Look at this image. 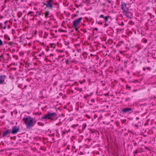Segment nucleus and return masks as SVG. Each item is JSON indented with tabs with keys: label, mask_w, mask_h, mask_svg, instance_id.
Masks as SVG:
<instances>
[{
	"label": "nucleus",
	"mask_w": 156,
	"mask_h": 156,
	"mask_svg": "<svg viewBox=\"0 0 156 156\" xmlns=\"http://www.w3.org/2000/svg\"><path fill=\"white\" fill-rule=\"evenodd\" d=\"M23 120L27 128L34 126L36 122V121H34L33 118L28 116L23 118Z\"/></svg>",
	"instance_id": "f257e3e1"
},
{
	"label": "nucleus",
	"mask_w": 156,
	"mask_h": 156,
	"mask_svg": "<svg viewBox=\"0 0 156 156\" xmlns=\"http://www.w3.org/2000/svg\"><path fill=\"white\" fill-rule=\"evenodd\" d=\"M122 9L123 11V14L127 17L129 16V9L126 6V4L124 2H122L121 4Z\"/></svg>",
	"instance_id": "f03ea898"
},
{
	"label": "nucleus",
	"mask_w": 156,
	"mask_h": 156,
	"mask_svg": "<svg viewBox=\"0 0 156 156\" xmlns=\"http://www.w3.org/2000/svg\"><path fill=\"white\" fill-rule=\"evenodd\" d=\"M82 19V17H80L74 20L73 21V26L76 30L77 29L78 26L80 24Z\"/></svg>",
	"instance_id": "7ed1b4c3"
},
{
	"label": "nucleus",
	"mask_w": 156,
	"mask_h": 156,
	"mask_svg": "<svg viewBox=\"0 0 156 156\" xmlns=\"http://www.w3.org/2000/svg\"><path fill=\"white\" fill-rule=\"evenodd\" d=\"M7 78V76L5 75H0V85L5 83Z\"/></svg>",
	"instance_id": "20e7f679"
},
{
	"label": "nucleus",
	"mask_w": 156,
	"mask_h": 156,
	"mask_svg": "<svg viewBox=\"0 0 156 156\" xmlns=\"http://www.w3.org/2000/svg\"><path fill=\"white\" fill-rule=\"evenodd\" d=\"M53 0H49L48 1H47V3H44V5H45L47 8L50 9H52L53 8L52 4L53 3Z\"/></svg>",
	"instance_id": "39448f33"
},
{
	"label": "nucleus",
	"mask_w": 156,
	"mask_h": 156,
	"mask_svg": "<svg viewBox=\"0 0 156 156\" xmlns=\"http://www.w3.org/2000/svg\"><path fill=\"white\" fill-rule=\"evenodd\" d=\"M19 127L16 126L12 127V129H11V133L13 134H16L19 131Z\"/></svg>",
	"instance_id": "423d86ee"
},
{
	"label": "nucleus",
	"mask_w": 156,
	"mask_h": 156,
	"mask_svg": "<svg viewBox=\"0 0 156 156\" xmlns=\"http://www.w3.org/2000/svg\"><path fill=\"white\" fill-rule=\"evenodd\" d=\"M121 112L124 113H131L133 112V110L131 108L127 107L122 110Z\"/></svg>",
	"instance_id": "0eeeda50"
},
{
	"label": "nucleus",
	"mask_w": 156,
	"mask_h": 156,
	"mask_svg": "<svg viewBox=\"0 0 156 156\" xmlns=\"http://www.w3.org/2000/svg\"><path fill=\"white\" fill-rule=\"evenodd\" d=\"M50 119L53 120H55L57 118L56 114L55 112H49Z\"/></svg>",
	"instance_id": "6e6552de"
},
{
	"label": "nucleus",
	"mask_w": 156,
	"mask_h": 156,
	"mask_svg": "<svg viewBox=\"0 0 156 156\" xmlns=\"http://www.w3.org/2000/svg\"><path fill=\"white\" fill-rule=\"evenodd\" d=\"M34 13L31 11L29 12L27 14L28 19L30 20H34V16L33 14Z\"/></svg>",
	"instance_id": "1a4fd4ad"
},
{
	"label": "nucleus",
	"mask_w": 156,
	"mask_h": 156,
	"mask_svg": "<svg viewBox=\"0 0 156 156\" xmlns=\"http://www.w3.org/2000/svg\"><path fill=\"white\" fill-rule=\"evenodd\" d=\"M11 133V129L6 130L3 132L2 136V137H4L6 136L9 134Z\"/></svg>",
	"instance_id": "9d476101"
},
{
	"label": "nucleus",
	"mask_w": 156,
	"mask_h": 156,
	"mask_svg": "<svg viewBox=\"0 0 156 156\" xmlns=\"http://www.w3.org/2000/svg\"><path fill=\"white\" fill-rule=\"evenodd\" d=\"M42 118L43 119H50L49 113L46 114L45 115H44V116L42 117Z\"/></svg>",
	"instance_id": "9b49d317"
},
{
	"label": "nucleus",
	"mask_w": 156,
	"mask_h": 156,
	"mask_svg": "<svg viewBox=\"0 0 156 156\" xmlns=\"http://www.w3.org/2000/svg\"><path fill=\"white\" fill-rule=\"evenodd\" d=\"M111 17L109 16L108 15L106 16L104 19L105 22H108V19H111Z\"/></svg>",
	"instance_id": "f8f14e48"
},
{
	"label": "nucleus",
	"mask_w": 156,
	"mask_h": 156,
	"mask_svg": "<svg viewBox=\"0 0 156 156\" xmlns=\"http://www.w3.org/2000/svg\"><path fill=\"white\" fill-rule=\"evenodd\" d=\"M8 22V21H5L3 24V26H2V27L4 29H5L6 28V23Z\"/></svg>",
	"instance_id": "ddd939ff"
},
{
	"label": "nucleus",
	"mask_w": 156,
	"mask_h": 156,
	"mask_svg": "<svg viewBox=\"0 0 156 156\" xmlns=\"http://www.w3.org/2000/svg\"><path fill=\"white\" fill-rule=\"evenodd\" d=\"M22 13L21 12H19L17 13V16L18 18H20L22 15Z\"/></svg>",
	"instance_id": "4468645a"
},
{
	"label": "nucleus",
	"mask_w": 156,
	"mask_h": 156,
	"mask_svg": "<svg viewBox=\"0 0 156 156\" xmlns=\"http://www.w3.org/2000/svg\"><path fill=\"white\" fill-rule=\"evenodd\" d=\"M49 14V11L46 12L45 13V16L46 17H47Z\"/></svg>",
	"instance_id": "2eb2a0df"
},
{
	"label": "nucleus",
	"mask_w": 156,
	"mask_h": 156,
	"mask_svg": "<svg viewBox=\"0 0 156 156\" xmlns=\"http://www.w3.org/2000/svg\"><path fill=\"white\" fill-rule=\"evenodd\" d=\"M106 17V16H104L103 14L99 16V18H103L104 19H105V17Z\"/></svg>",
	"instance_id": "dca6fc26"
},
{
	"label": "nucleus",
	"mask_w": 156,
	"mask_h": 156,
	"mask_svg": "<svg viewBox=\"0 0 156 156\" xmlns=\"http://www.w3.org/2000/svg\"><path fill=\"white\" fill-rule=\"evenodd\" d=\"M50 23V22L48 21H46L44 22L45 25H48Z\"/></svg>",
	"instance_id": "f3484780"
},
{
	"label": "nucleus",
	"mask_w": 156,
	"mask_h": 156,
	"mask_svg": "<svg viewBox=\"0 0 156 156\" xmlns=\"http://www.w3.org/2000/svg\"><path fill=\"white\" fill-rule=\"evenodd\" d=\"M78 126V124H74L72 126V127L74 128L75 127H77Z\"/></svg>",
	"instance_id": "a211bd4d"
},
{
	"label": "nucleus",
	"mask_w": 156,
	"mask_h": 156,
	"mask_svg": "<svg viewBox=\"0 0 156 156\" xmlns=\"http://www.w3.org/2000/svg\"><path fill=\"white\" fill-rule=\"evenodd\" d=\"M143 42L145 43H147V40L146 39H143Z\"/></svg>",
	"instance_id": "6ab92c4d"
},
{
	"label": "nucleus",
	"mask_w": 156,
	"mask_h": 156,
	"mask_svg": "<svg viewBox=\"0 0 156 156\" xmlns=\"http://www.w3.org/2000/svg\"><path fill=\"white\" fill-rule=\"evenodd\" d=\"M108 22H105L104 25L105 27H106L108 26Z\"/></svg>",
	"instance_id": "aec40b11"
},
{
	"label": "nucleus",
	"mask_w": 156,
	"mask_h": 156,
	"mask_svg": "<svg viewBox=\"0 0 156 156\" xmlns=\"http://www.w3.org/2000/svg\"><path fill=\"white\" fill-rule=\"evenodd\" d=\"M83 126L84 129H85L87 126V125L86 123H84L83 125Z\"/></svg>",
	"instance_id": "412c9836"
},
{
	"label": "nucleus",
	"mask_w": 156,
	"mask_h": 156,
	"mask_svg": "<svg viewBox=\"0 0 156 156\" xmlns=\"http://www.w3.org/2000/svg\"><path fill=\"white\" fill-rule=\"evenodd\" d=\"M3 42L0 39V46H1L3 45Z\"/></svg>",
	"instance_id": "4be33fe9"
},
{
	"label": "nucleus",
	"mask_w": 156,
	"mask_h": 156,
	"mask_svg": "<svg viewBox=\"0 0 156 156\" xmlns=\"http://www.w3.org/2000/svg\"><path fill=\"white\" fill-rule=\"evenodd\" d=\"M57 82H55L54 84H53V86H55L57 85Z\"/></svg>",
	"instance_id": "5701e85b"
},
{
	"label": "nucleus",
	"mask_w": 156,
	"mask_h": 156,
	"mask_svg": "<svg viewBox=\"0 0 156 156\" xmlns=\"http://www.w3.org/2000/svg\"><path fill=\"white\" fill-rule=\"evenodd\" d=\"M94 30L96 31H98V29L97 28L95 27L94 28Z\"/></svg>",
	"instance_id": "b1692460"
},
{
	"label": "nucleus",
	"mask_w": 156,
	"mask_h": 156,
	"mask_svg": "<svg viewBox=\"0 0 156 156\" xmlns=\"http://www.w3.org/2000/svg\"><path fill=\"white\" fill-rule=\"evenodd\" d=\"M134 126H135L137 128H138L139 127V126L138 125H136V124H135L134 125Z\"/></svg>",
	"instance_id": "393cba45"
},
{
	"label": "nucleus",
	"mask_w": 156,
	"mask_h": 156,
	"mask_svg": "<svg viewBox=\"0 0 156 156\" xmlns=\"http://www.w3.org/2000/svg\"><path fill=\"white\" fill-rule=\"evenodd\" d=\"M139 119H140V118L139 117H137L136 118V119L137 120H139Z\"/></svg>",
	"instance_id": "a878e982"
},
{
	"label": "nucleus",
	"mask_w": 156,
	"mask_h": 156,
	"mask_svg": "<svg viewBox=\"0 0 156 156\" xmlns=\"http://www.w3.org/2000/svg\"><path fill=\"white\" fill-rule=\"evenodd\" d=\"M27 87V86L26 85H25V86H24V87L23 88V89H26Z\"/></svg>",
	"instance_id": "bb28decb"
},
{
	"label": "nucleus",
	"mask_w": 156,
	"mask_h": 156,
	"mask_svg": "<svg viewBox=\"0 0 156 156\" xmlns=\"http://www.w3.org/2000/svg\"><path fill=\"white\" fill-rule=\"evenodd\" d=\"M10 26L9 25H8V26H7V28H8V29L10 28Z\"/></svg>",
	"instance_id": "cd10ccee"
},
{
	"label": "nucleus",
	"mask_w": 156,
	"mask_h": 156,
	"mask_svg": "<svg viewBox=\"0 0 156 156\" xmlns=\"http://www.w3.org/2000/svg\"><path fill=\"white\" fill-rule=\"evenodd\" d=\"M143 70L144 71H145V70H146V69L145 67H143Z\"/></svg>",
	"instance_id": "c85d7f7f"
},
{
	"label": "nucleus",
	"mask_w": 156,
	"mask_h": 156,
	"mask_svg": "<svg viewBox=\"0 0 156 156\" xmlns=\"http://www.w3.org/2000/svg\"><path fill=\"white\" fill-rule=\"evenodd\" d=\"M147 69L148 70H149L150 69V68L149 67H147Z\"/></svg>",
	"instance_id": "c756f323"
},
{
	"label": "nucleus",
	"mask_w": 156,
	"mask_h": 156,
	"mask_svg": "<svg viewBox=\"0 0 156 156\" xmlns=\"http://www.w3.org/2000/svg\"><path fill=\"white\" fill-rule=\"evenodd\" d=\"M38 56L39 57H41L42 56V54H40L39 55H38Z\"/></svg>",
	"instance_id": "7c9ffc66"
},
{
	"label": "nucleus",
	"mask_w": 156,
	"mask_h": 156,
	"mask_svg": "<svg viewBox=\"0 0 156 156\" xmlns=\"http://www.w3.org/2000/svg\"><path fill=\"white\" fill-rule=\"evenodd\" d=\"M59 51L60 52H63V51L62 50H59Z\"/></svg>",
	"instance_id": "2f4dec72"
},
{
	"label": "nucleus",
	"mask_w": 156,
	"mask_h": 156,
	"mask_svg": "<svg viewBox=\"0 0 156 156\" xmlns=\"http://www.w3.org/2000/svg\"><path fill=\"white\" fill-rule=\"evenodd\" d=\"M98 24H102V22H100V23L98 22Z\"/></svg>",
	"instance_id": "473e14b6"
},
{
	"label": "nucleus",
	"mask_w": 156,
	"mask_h": 156,
	"mask_svg": "<svg viewBox=\"0 0 156 156\" xmlns=\"http://www.w3.org/2000/svg\"><path fill=\"white\" fill-rule=\"evenodd\" d=\"M27 81H30L29 80V79H27Z\"/></svg>",
	"instance_id": "72a5a7b5"
},
{
	"label": "nucleus",
	"mask_w": 156,
	"mask_h": 156,
	"mask_svg": "<svg viewBox=\"0 0 156 156\" xmlns=\"http://www.w3.org/2000/svg\"><path fill=\"white\" fill-rule=\"evenodd\" d=\"M12 44V43L11 42H9V44Z\"/></svg>",
	"instance_id": "f704fd0d"
},
{
	"label": "nucleus",
	"mask_w": 156,
	"mask_h": 156,
	"mask_svg": "<svg viewBox=\"0 0 156 156\" xmlns=\"http://www.w3.org/2000/svg\"><path fill=\"white\" fill-rule=\"evenodd\" d=\"M69 149V147H67V148H66V150Z\"/></svg>",
	"instance_id": "c9c22d12"
},
{
	"label": "nucleus",
	"mask_w": 156,
	"mask_h": 156,
	"mask_svg": "<svg viewBox=\"0 0 156 156\" xmlns=\"http://www.w3.org/2000/svg\"><path fill=\"white\" fill-rule=\"evenodd\" d=\"M86 19L87 20V19H88V17H86Z\"/></svg>",
	"instance_id": "e433bc0d"
},
{
	"label": "nucleus",
	"mask_w": 156,
	"mask_h": 156,
	"mask_svg": "<svg viewBox=\"0 0 156 156\" xmlns=\"http://www.w3.org/2000/svg\"><path fill=\"white\" fill-rule=\"evenodd\" d=\"M23 12H26V11H25V10H23Z\"/></svg>",
	"instance_id": "4c0bfd02"
},
{
	"label": "nucleus",
	"mask_w": 156,
	"mask_h": 156,
	"mask_svg": "<svg viewBox=\"0 0 156 156\" xmlns=\"http://www.w3.org/2000/svg\"><path fill=\"white\" fill-rule=\"evenodd\" d=\"M59 95H62V93H60L59 94Z\"/></svg>",
	"instance_id": "58836bf2"
},
{
	"label": "nucleus",
	"mask_w": 156,
	"mask_h": 156,
	"mask_svg": "<svg viewBox=\"0 0 156 156\" xmlns=\"http://www.w3.org/2000/svg\"><path fill=\"white\" fill-rule=\"evenodd\" d=\"M50 55H51V56H53V55L52 54H51Z\"/></svg>",
	"instance_id": "ea45409f"
},
{
	"label": "nucleus",
	"mask_w": 156,
	"mask_h": 156,
	"mask_svg": "<svg viewBox=\"0 0 156 156\" xmlns=\"http://www.w3.org/2000/svg\"><path fill=\"white\" fill-rule=\"evenodd\" d=\"M21 2H23V0H21Z\"/></svg>",
	"instance_id": "a19ab883"
},
{
	"label": "nucleus",
	"mask_w": 156,
	"mask_h": 156,
	"mask_svg": "<svg viewBox=\"0 0 156 156\" xmlns=\"http://www.w3.org/2000/svg\"><path fill=\"white\" fill-rule=\"evenodd\" d=\"M108 2L109 3H111L110 1H108Z\"/></svg>",
	"instance_id": "79ce46f5"
},
{
	"label": "nucleus",
	"mask_w": 156,
	"mask_h": 156,
	"mask_svg": "<svg viewBox=\"0 0 156 156\" xmlns=\"http://www.w3.org/2000/svg\"><path fill=\"white\" fill-rule=\"evenodd\" d=\"M80 90L81 91H82V89H80Z\"/></svg>",
	"instance_id": "37998d69"
},
{
	"label": "nucleus",
	"mask_w": 156,
	"mask_h": 156,
	"mask_svg": "<svg viewBox=\"0 0 156 156\" xmlns=\"http://www.w3.org/2000/svg\"><path fill=\"white\" fill-rule=\"evenodd\" d=\"M1 25H2V23H1V24H0V26H1Z\"/></svg>",
	"instance_id": "c03bdc74"
},
{
	"label": "nucleus",
	"mask_w": 156,
	"mask_h": 156,
	"mask_svg": "<svg viewBox=\"0 0 156 156\" xmlns=\"http://www.w3.org/2000/svg\"><path fill=\"white\" fill-rule=\"evenodd\" d=\"M127 73H128V74H129V72H128H128H127Z\"/></svg>",
	"instance_id": "a18cd8bd"
},
{
	"label": "nucleus",
	"mask_w": 156,
	"mask_h": 156,
	"mask_svg": "<svg viewBox=\"0 0 156 156\" xmlns=\"http://www.w3.org/2000/svg\"><path fill=\"white\" fill-rule=\"evenodd\" d=\"M68 60H67V63H68Z\"/></svg>",
	"instance_id": "49530a36"
},
{
	"label": "nucleus",
	"mask_w": 156,
	"mask_h": 156,
	"mask_svg": "<svg viewBox=\"0 0 156 156\" xmlns=\"http://www.w3.org/2000/svg\"><path fill=\"white\" fill-rule=\"evenodd\" d=\"M68 60H67V63H68Z\"/></svg>",
	"instance_id": "de8ad7c7"
},
{
	"label": "nucleus",
	"mask_w": 156,
	"mask_h": 156,
	"mask_svg": "<svg viewBox=\"0 0 156 156\" xmlns=\"http://www.w3.org/2000/svg\"><path fill=\"white\" fill-rule=\"evenodd\" d=\"M68 60H67V63H68Z\"/></svg>",
	"instance_id": "09e8293b"
},
{
	"label": "nucleus",
	"mask_w": 156,
	"mask_h": 156,
	"mask_svg": "<svg viewBox=\"0 0 156 156\" xmlns=\"http://www.w3.org/2000/svg\"><path fill=\"white\" fill-rule=\"evenodd\" d=\"M81 154H83V153L81 152Z\"/></svg>",
	"instance_id": "8fccbe9b"
},
{
	"label": "nucleus",
	"mask_w": 156,
	"mask_h": 156,
	"mask_svg": "<svg viewBox=\"0 0 156 156\" xmlns=\"http://www.w3.org/2000/svg\"><path fill=\"white\" fill-rule=\"evenodd\" d=\"M81 154H83V153L81 152Z\"/></svg>",
	"instance_id": "3c124183"
},
{
	"label": "nucleus",
	"mask_w": 156,
	"mask_h": 156,
	"mask_svg": "<svg viewBox=\"0 0 156 156\" xmlns=\"http://www.w3.org/2000/svg\"><path fill=\"white\" fill-rule=\"evenodd\" d=\"M55 31L56 32H57V30H56Z\"/></svg>",
	"instance_id": "603ef678"
},
{
	"label": "nucleus",
	"mask_w": 156,
	"mask_h": 156,
	"mask_svg": "<svg viewBox=\"0 0 156 156\" xmlns=\"http://www.w3.org/2000/svg\"><path fill=\"white\" fill-rule=\"evenodd\" d=\"M86 31H84V33H86Z\"/></svg>",
	"instance_id": "864d4df0"
},
{
	"label": "nucleus",
	"mask_w": 156,
	"mask_h": 156,
	"mask_svg": "<svg viewBox=\"0 0 156 156\" xmlns=\"http://www.w3.org/2000/svg\"><path fill=\"white\" fill-rule=\"evenodd\" d=\"M121 42H122V43H123V41H121Z\"/></svg>",
	"instance_id": "5fc2aeb1"
}]
</instances>
